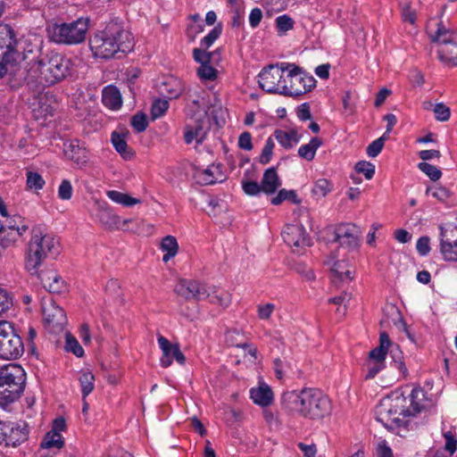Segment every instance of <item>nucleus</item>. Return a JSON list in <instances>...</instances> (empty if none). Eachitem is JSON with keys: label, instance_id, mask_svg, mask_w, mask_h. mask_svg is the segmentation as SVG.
<instances>
[{"label": "nucleus", "instance_id": "nucleus-45", "mask_svg": "<svg viewBox=\"0 0 457 457\" xmlns=\"http://www.w3.org/2000/svg\"><path fill=\"white\" fill-rule=\"evenodd\" d=\"M216 54L220 55L218 50L215 52H206L200 48H195L193 50V56L195 61L201 63V65L213 62Z\"/></svg>", "mask_w": 457, "mask_h": 457}, {"label": "nucleus", "instance_id": "nucleus-34", "mask_svg": "<svg viewBox=\"0 0 457 457\" xmlns=\"http://www.w3.org/2000/svg\"><path fill=\"white\" fill-rule=\"evenodd\" d=\"M384 312H385L386 317H387L388 319L390 318L392 320V322L395 325H397L399 323L403 327L407 337L411 341H414V338H413L412 335L410 333L408 327H407L406 323L404 322L399 309L395 305H394V304L386 305L384 310Z\"/></svg>", "mask_w": 457, "mask_h": 457}, {"label": "nucleus", "instance_id": "nucleus-61", "mask_svg": "<svg viewBox=\"0 0 457 457\" xmlns=\"http://www.w3.org/2000/svg\"><path fill=\"white\" fill-rule=\"evenodd\" d=\"M220 33L221 28L219 26L214 27L210 31V33L202 39V46H204L205 48L210 47L212 45V43L220 37Z\"/></svg>", "mask_w": 457, "mask_h": 457}, {"label": "nucleus", "instance_id": "nucleus-52", "mask_svg": "<svg viewBox=\"0 0 457 457\" xmlns=\"http://www.w3.org/2000/svg\"><path fill=\"white\" fill-rule=\"evenodd\" d=\"M386 139V134H384L382 137L370 143L366 149L367 154L373 158L378 156L384 147Z\"/></svg>", "mask_w": 457, "mask_h": 457}, {"label": "nucleus", "instance_id": "nucleus-5", "mask_svg": "<svg viewBox=\"0 0 457 457\" xmlns=\"http://www.w3.org/2000/svg\"><path fill=\"white\" fill-rule=\"evenodd\" d=\"M25 372L17 364H8L0 369V407L15 402L24 390Z\"/></svg>", "mask_w": 457, "mask_h": 457}, {"label": "nucleus", "instance_id": "nucleus-22", "mask_svg": "<svg viewBox=\"0 0 457 457\" xmlns=\"http://www.w3.org/2000/svg\"><path fill=\"white\" fill-rule=\"evenodd\" d=\"M63 153L69 160L72 161L79 167L85 166L88 161L87 149L79 145L78 140L65 143Z\"/></svg>", "mask_w": 457, "mask_h": 457}, {"label": "nucleus", "instance_id": "nucleus-49", "mask_svg": "<svg viewBox=\"0 0 457 457\" xmlns=\"http://www.w3.org/2000/svg\"><path fill=\"white\" fill-rule=\"evenodd\" d=\"M131 125L137 133L145 131L148 126L147 117L143 112H137L131 118Z\"/></svg>", "mask_w": 457, "mask_h": 457}, {"label": "nucleus", "instance_id": "nucleus-50", "mask_svg": "<svg viewBox=\"0 0 457 457\" xmlns=\"http://www.w3.org/2000/svg\"><path fill=\"white\" fill-rule=\"evenodd\" d=\"M365 366L368 371L364 378L369 380L374 378L385 368V363L368 360Z\"/></svg>", "mask_w": 457, "mask_h": 457}, {"label": "nucleus", "instance_id": "nucleus-33", "mask_svg": "<svg viewBox=\"0 0 457 457\" xmlns=\"http://www.w3.org/2000/svg\"><path fill=\"white\" fill-rule=\"evenodd\" d=\"M160 248L162 252H165L162 261L164 262H169L179 252V244L176 237L170 235L164 237L161 241Z\"/></svg>", "mask_w": 457, "mask_h": 457}, {"label": "nucleus", "instance_id": "nucleus-44", "mask_svg": "<svg viewBox=\"0 0 457 457\" xmlns=\"http://www.w3.org/2000/svg\"><path fill=\"white\" fill-rule=\"evenodd\" d=\"M390 354L393 358L395 367L400 370V372L405 377L408 373V370L403 361V352L400 350L398 345H391Z\"/></svg>", "mask_w": 457, "mask_h": 457}, {"label": "nucleus", "instance_id": "nucleus-46", "mask_svg": "<svg viewBox=\"0 0 457 457\" xmlns=\"http://www.w3.org/2000/svg\"><path fill=\"white\" fill-rule=\"evenodd\" d=\"M169 108V102L165 99H155L151 108V118L156 120L162 117Z\"/></svg>", "mask_w": 457, "mask_h": 457}, {"label": "nucleus", "instance_id": "nucleus-41", "mask_svg": "<svg viewBox=\"0 0 457 457\" xmlns=\"http://www.w3.org/2000/svg\"><path fill=\"white\" fill-rule=\"evenodd\" d=\"M26 186L28 189L38 191L42 189L46 184L45 179L42 176L36 171H27Z\"/></svg>", "mask_w": 457, "mask_h": 457}, {"label": "nucleus", "instance_id": "nucleus-51", "mask_svg": "<svg viewBox=\"0 0 457 457\" xmlns=\"http://www.w3.org/2000/svg\"><path fill=\"white\" fill-rule=\"evenodd\" d=\"M275 144L271 137H269L266 140V144L262 151V154L259 157V162L262 164H267L270 162L272 154H273V149H274Z\"/></svg>", "mask_w": 457, "mask_h": 457}, {"label": "nucleus", "instance_id": "nucleus-62", "mask_svg": "<svg viewBox=\"0 0 457 457\" xmlns=\"http://www.w3.org/2000/svg\"><path fill=\"white\" fill-rule=\"evenodd\" d=\"M0 61V78L4 77L7 72H12V70L14 67V63L16 61L15 55H11L10 58H3Z\"/></svg>", "mask_w": 457, "mask_h": 457}, {"label": "nucleus", "instance_id": "nucleus-16", "mask_svg": "<svg viewBox=\"0 0 457 457\" xmlns=\"http://www.w3.org/2000/svg\"><path fill=\"white\" fill-rule=\"evenodd\" d=\"M44 322L46 329L53 334L63 331L66 324V314L62 308L51 303L43 307Z\"/></svg>", "mask_w": 457, "mask_h": 457}, {"label": "nucleus", "instance_id": "nucleus-36", "mask_svg": "<svg viewBox=\"0 0 457 457\" xmlns=\"http://www.w3.org/2000/svg\"><path fill=\"white\" fill-rule=\"evenodd\" d=\"M106 195L112 201L124 206H132L141 203L140 199L116 190H109L106 192Z\"/></svg>", "mask_w": 457, "mask_h": 457}, {"label": "nucleus", "instance_id": "nucleus-18", "mask_svg": "<svg viewBox=\"0 0 457 457\" xmlns=\"http://www.w3.org/2000/svg\"><path fill=\"white\" fill-rule=\"evenodd\" d=\"M339 256L340 254L338 250L332 252L324 262V264L329 268L334 283L337 281L349 282L353 279L349 264L345 260H338Z\"/></svg>", "mask_w": 457, "mask_h": 457}, {"label": "nucleus", "instance_id": "nucleus-17", "mask_svg": "<svg viewBox=\"0 0 457 457\" xmlns=\"http://www.w3.org/2000/svg\"><path fill=\"white\" fill-rule=\"evenodd\" d=\"M37 275L44 288L51 294L61 295L68 291L66 281L54 269H46L38 270L37 273H31Z\"/></svg>", "mask_w": 457, "mask_h": 457}, {"label": "nucleus", "instance_id": "nucleus-25", "mask_svg": "<svg viewBox=\"0 0 457 457\" xmlns=\"http://www.w3.org/2000/svg\"><path fill=\"white\" fill-rule=\"evenodd\" d=\"M159 93L167 99L178 98L182 91L181 81L173 77H169L158 86Z\"/></svg>", "mask_w": 457, "mask_h": 457}, {"label": "nucleus", "instance_id": "nucleus-24", "mask_svg": "<svg viewBox=\"0 0 457 457\" xmlns=\"http://www.w3.org/2000/svg\"><path fill=\"white\" fill-rule=\"evenodd\" d=\"M440 252L443 254L445 260L456 262L457 261V242L452 238L447 231L440 227Z\"/></svg>", "mask_w": 457, "mask_h": 457}, {"label": "nucleus", "instance_id": "nucleus-8", "mask_svg": "<svg viewBox=\"0 0 457 457\" xmlns=\"http://www.w3.org/2000/svg\"><path fill=\"white\" fill-rule=\"evenodd\" d=\"M304 420L319 421L330 416L333 404L330 398L319 389L307 388Z\"/></svg>", "mask_w": 457, "mask_h": 457}, {"label": "nucleus", "instance_id": "nucleus-28", "mask_svg": "<svg viewBox=\"0 0 457 457\" xmlns=\"http://www.w3.org/2000/svg\"><path fill=\"white\" fill-rule=\"evenodd\" d=\"M250 395L253 403L262 407L269 406L273 402V392L266 384H262L257 388H252Z\"/></svg>", "mask_w": 457, "mask_h": 457}, {"label": "nucleus", "instance_id": "nucleus-26", "mask_svg": "<svg viewBox=\"0 0 457 457\" xmlns=\"http://www.w3.org/2000/svg\"><path fill=\"white\" fill-rule=\"evenodd\" d=\"M261 185L262 192L266 195H272L281 186V181L276 167H270L264 171Z\"/></svg>", "mask_w": 457, "mask_h": 457}, {"label": "nucleus", "instance_id": "nucleus-29", "mask_svg": "<svg viewBox=\"0 0 457 457\" xmlns=\"http://www.w3.org/2000/svg\"><path fill=\"white\" fill-rule=\"evenodd\" d=\"M391 345L388 334L385 331L381 332L379 336V345L370 352L368 360L385 363V359Z\"/></svg>", "mask_w": 457, "mask_h": 457}, {"label": "nucleus", "instance_id": "nucleus-3", "mask_svg": "<svg viewBox=\"0 0 457 457\" xmlns=\"http://www.w3.org/2000/svg\"><path fill=\"white\" fill-rule=\"evenodd\" d=\"M70 67V59L60 53L49 52L34 61L28 72L40 84L54 85L69 74Z\"/></svg>", "mask_w": 457, "mask_h": 457}, {"label": "nucleus", "instance_id": "nucleus-4", "mask_svg": "<svg viewBox=\"0 0 457 457\" xmlns=\"http://www.w3.org/2000/svg\"><path fill=\"white\" fill-rule=\"evenodd\" d=\"M60 252L59 239L52 235H44L40 228L35 227L26 252L25 269L30 273H37L46 259L55 258Z\"/></svg>", "mask_w": 457, "mask_h": 457}, {"label": "nucleus", "instance_id": "nucleus-58", "mask_svg": "<svg viewBox=\"0 0 457 457\" xmlns=\"http://www.w3.org/2000/svg\"><path fill=\"white\" fill-rule=\"evenodd\" d=\"M66 350L73 353L78 357H81L84 354L83 348L79 345L77 339L70 334L66 337Z\"/></svg>", "mask_w": 457, "mask_h": 457}, {"label": "nucleus", "instance_id": "nucleus-63", "mask_svg": "<svg viewBox=\"0 0 457 457\" xmlns=\"http://www.w3.org/2000/svg\"><path fill=\"white\" fill-rule=\"evenodd\" d=\"M444 437L445 439V449L452 456L457 449V439L450 431L444 433Z\"/></svg>", "mask_w": 457, "mask_h": 457}, {"label": "nucleus", "instance_id": "nucleus-35", "mask_svg": "<svg viewBox=\"0 0 457 457\" xmlns=\"http://www.w3.org/2000/svg\"><path fill=\"white\" fill-rule=\"evenodd\" d=\"M322 145V139L315 137H312L306 145L300 146L298 154L306 161H312L315 157L317 149Z\"/></svg>", "mask_w": 457, "mask_h": 457}, {"label": "nucleus", "instance_id": "nucleus-31", "mask_svg": "<svg viewBox=\"0 0 457 457\" xmlns=\"http://www.w3.org/2000/svg\"><path fill=\"white\" fill-rule=\"evenodd\" d=\"M438 58L447 66H457V43L444 45L438 49Z\"/></svg>", "mask_w": 457, "mask_h": 457}, {"label": "nucleus", "instance_id": "nucleus-20", "mask_svg": "<svg viewBox=\"0 0 457 457\" xmlns=\"http://www.w3.org/2000/svg\"><path fill=\"white\" fill-rule=\"evenodd\" d=\"M16 34L13 29L8 24H0V57L10 58L11 55H17Z\"/></svg>", "mask_w": 457, "mask_h": 457}, {"label": "nucleus", "instance_id": "nucleus-19", "mask_svg": "<svg viewBox=\"0 0 457 457\" xmlns=\"http://www.w3.org/2000/svg\"><path fill=\"white\" fill-rule=\"evenodd\" d=\"M159 346L162 351V355L161 357V365L163 368H168L172 363V359L174 358L179 364H184L186 361V357L183 353L179 349V345L178 344L172 345L170 342L164 337L160 336L158 337Z\"/></svg>", "mask_w": 457, "mask_h": 457}, {"label": "nucleus", "instance_id": "nucleus-27", "mask_svg": "<svg viewBox=\"0 0 457 457\" xmlns=\"http://www.w3.org/2000/svg\"><path fill=\"white\" fill-rule=\"evenodd\" d=\"M428 33L431 42L437 44L439 47L453 43V36L455 35V31L445 27L442 21L436 23V30L435 32L428 31Z\"/></svg>", "mask_w": 457, "mask_h": 457}, {"label": "nucleus", "instance_id": "nucleus-6", "mask_svg": "<svg viewBox=\"0 0 457 457\" xmlns=\"http://www.w3.org/2000/svg\"><path fill=\"white\" fill-rule=\"evenodd\" d=\"M88 19L79 18L71 22L54 23L47 29L49 37L58 44L76 45L86 39Z\"/></svg>", "mask_w": 457, "mask_h": 457}, {"label": "nucleus", "instance_id": "nucleus-1", "mask_svg": "<svg viewBox=\"0 0 457 457\" xmlns=\"http://www.w3.org/2000/svg\"><path fill=\"white\" fill-rule=\"evenodd\" d=\"M425 392L421 388L412 389L410 399L403 394H392L383 398L376 407L377 420L385 428L393 430L405 425L403 418L415 415L425 407Z\"/></svg>", "mask_w": 457, "mask_h": 457}, {"label": "nucleus", "instance_id": "nucleus-60", "mask_svg": "<svg viewBox=\"0 0 457 457\" xmlns=\"http://www.w3.org/2000/svg\"><path fill=\"white\" fill-rule=\"evenodd\" d=\"M4 236L1 238L0 244L3 248H7L12 245L17 240V233L14 232L13 227H9V230H4Z\"/></svg>", "mask_w": 457, "mask_h": 457}, {"label": "nucleus", "instance_id": "nucleus-56", "mask_svg": "<svg viewBox=\"0 0 457 457\" xmlns=\"http://www.w3.org/2000/svg\"><path fill=\"white\" fill-rule=\"evenodd\" d=\"M432 191V195L441 202L446 201L451 196V192L445 187L436 186L428 187L426 194L428 195Z\"/></svg>", "mask_w": 457, "mask_h": 457}, {"label": "nucleus", "instance_id": "nucleus-40", "mask_svg": "<svg viewBox=\"0 0 457 457\" xmlns=\"http://www.w3.org/2000/svg\"><path fill=\"white\" fill-rule=\"evenodd\" d=\"M333 190V184L327 179H320L315 181L312 188V194L318 197H325Z\"/></svg>", "mask_w": 457, "mask_h": 457}, {"label": "nucleus", "instance_id": "nucleus-14", "mask_svg": "<svg viewBox=\"0 0 457 457\" xmlns=\"http://www.w3.org/2000/svg\"><path fill=\"white\" fill-rule=\"evenodd\" d=\"M281 235L284 242L298 254H302L303 250L311 245V238L303 225L288 224L285 226Z\"/></svg>", "mask_w": 457, "mask_h": 457}, {"label": "nucleus", "instance_id": "nucleus-37", "mask_svg": "<svg viewBox=\"0 0 457 457\" xmlns=\"http://www.w3.org/2000/svg\"><path fill=\"white\" fill-rule=\"evenodd\" d=\"M212 304H216L222 308H227L231 303V295L229 293L225 291H219L216 288H212V292L209 290V295L207 296Z\"/></svg>", "mask_w": 457, "mask_h": 457}, {"label": "nucleus", "instance_id": "nucleus-47", "mask_svg": "<svg viewBox=\"0 0 457 457\" xmlns=\"http://www.w3.org/2000/svg\"><path fill=\"white\" fill-rule=\"evenodd\" d=\"M418 168L423 173H425L432 181H437L442 177L441 170L437 167L430 163L425 162H420L418 164Z\"/></svg>", "mask_w": 457, "mask_h": 457}, {"label": "nucleus", "instance_id": "nucleus-42", "mask_svg": "<svg viewBox=\"0 0 457 457\" xmlns=\"http://www.w3.org/2000/svg\"><path fill=\"white\" fill-rule=\"evenodd\" d=\"M79 381L81 386L82 396L86 398L94 390L95 376L89 371L83 372L79 376Z\"/></svg>", "mask_w": 457, "mask_h": 457}, {"label": "nucleus", "instance_id": "nucleus-30", "mask_svg": "<svg viewBox=\"0 0 457 457\" xmlns=\"http://www.w3.org/2000/svg\"><path fill=\"white\" fill-rule=\"evenodd\" d=\"M102 101L106 107L112 110L120 109L122 104L120 93L114 86H108L104 88Z\"/></svg>", "mask_w": 457, "mask_h": 457}, {"label": "nucleus", "instance_id": "nucleus-11", "mask_svg": "<svg viewBox=\"0 0 457 457\" xmlns=\"http://www.w3.org/2000/svg\"><path fill=\"white\" fill-rule=\"evenodd\" d=\"M307 387L284 392L280 398L282 409L293 417L304 419Z\"/></svg>", "mask_w": 457, "mask_h": 457}, {"label": "nucleus", "instance_id": "nucleus-21", "mask_svg": "<svg viewBox=\"0 0 457 457\" xmlns=\"http://www.w3.org/2000/svg\"><path fill=\"white\" fill-rule=\"evenodd\" d=\"M96 216L104 229L116 230L120 228V217L113 213L106 203H97Z\"/></svg>", "mask_w": 457, "mask_h": 457}, {"label": "nucleus", "instance_id": "nucleus-7", "mask_svg": "<svg viewBox=\"0 0 457 457\" xmlns=\"http://www.w3.org/2000/svg\"><path fill=\"white\" fill-rule=\"evenodd\" d=\"M283 69H287V80L284 79L281 95L295 97L310 92L316 87L314 77L305 74L295 63H284Z\"/></svg>", "mask_w": 457, "mask_h": 457}, {"label": "nucleus", "instance_id": "nucleus-53", "mask_svg": "<svg viewBox=\"0 0 457 457\" xmlns=\"http://www.w3.org/2000/svg\"><path fill=\"white\" fill-rule=\"evenodd\" d=\"M276 27L279 32H287L294 28L295 21L287 14L278 16L276 21Z\"/></svg>", "mask_w": 457, "mask_h": 457}, {"label": "nucleus", "instance_id": "nucleus-32", "mask_svg": "<svg viewBox=\"0 0 457 457\" xmlns=\"http://www.w3.org/2000/svg\"><path fill=\"white\" fill-rule=\"evenodd\" d=\"M112 143L123 159L131 160L135 156V152L128 145L124 137L116 131L112 133Z\"/></svg>", "mask_w": 457, "mask_h": 457}, {"label": "nucleus", "instance_id": "nucleus-10", "mask_svg": "<svg viewBox=\"0 0 457 457\" xmlns=\"http://www.w3.org/2000/svg\"><path fill=\"white\" fill-rule=\"evenodd\" d=\"M284 63L270 64L262 70L258 82L262 90L269 94L281 95L285 79L284 72L287 71V69H283Z\"/></svg>", "mask_w": 457, "mask_h": 457}, {"label": "nucleus", "instance_id": "nucleus-23", "mask_svg": "<svg viewBox=\"0 0 457 457\" xmlns=\"http://www.w3.org/2000/svg\"><path fill=\"white\" fill-rule=\"evenodd\" d=\"M197 182L203 185H212L224 180L220 164H212L204 170H197L195 173Z\"/></svg>", "mask_w": 457, "mask_h": 457}, {"label": "nucleus", "instance_id": "nucleus-38", "mask_svg": "<svg viewBox=\"0 0 457 457\" xmlns=\"http://www.w3.org/2000/svg\"><path fill=\"white\" fill-rule=\"evenodd\" d=\"M40 445L42 448L46 449L53 447L62 449L64 446V440L60 433L50 430L45 435Z\"/></svg>", "mask_w": 457, "mask_h": 457}, {"label": "nucleus", "instance_id": "nucleus-55", "mask_svg": "<svg viewBox=\"0 0 457 457\" xmlns=\"http://www.w3.org/2000/svg\"><path fill=\"white\" fill-rule=\"evenodd\" d=\"M355 170L363 173L367 179H371L375 174V166L365 161H360L355 164Z\"/></svg>", "mask_w": 457, "mask_h": 457}, {"label": "nucleus", "instance_id": "nucleus-54", "mask_svg": "<svg viewBox=\"0 0 457 457\" xmlns=\"http://www.w3.org/2000/svg\"><path fill=\"white\" fill-rule=\"evenodd\" d=\"M433 112L437 120L446 121L450 119L451 110L444 103L436 104L433 108Z\"/></svg>", "mask_w": 457, "mask_h": 457}, {"label": "nucleus", "instance_id": "nucleus-43", "mask_svg": "<svg viewBox=\"0 0 457 457\" xmlns=\"http://www.w3.org/2000/svg\"><path fill=\"white\" fill-rule=\"evenodd\" d=\"M208 118L204 116L202 119L195 120V124L194 126H191L195 132V136H196V144L200 145L204 140L208 132Z\"/></svg>", "mask_w": 457, "mask_h": 457}, {"label": "nucleus", "instance_id": "nucleus-64", "mask_svg": "<svg viewBox=\"0 0 457 457\" xmlns=\"http://www.w3.org/2000/svg\"><path fill=\"white\" fill-rule=\"evenodd\" d=\"M416 248L420 255H428L430 252V238L428 236L420 237L417 241Z\"/></svg>", "mask_w": 457, "mask_h": 457}, {"label": "nucleus", "instance_id": "nucleus-9", "mask_svg": "<svg viewBox=\"0 0 457 457\" xmlns=\"http://www.w3.org/2000/svg\"><path fill=\"white\" fill-rule=\"evenodd\" d=\"M24 352L21 337L10 322L0 321V359L15 360Z\"/></svg>", "mask_w": 457, "mask_h": 457}, {"label": "nucleus", "instance_id": "nucleus-13", "mask_svg": "<svg viewBox=\"0 0 457 457\" xmlns=\"http://www.w3.org/2000/svg\"><path fill=\"white\" fill-rule=\"evenodd\" d=\"M174 292L187 301L199 302L209 295L208 287L198 280L181 278L176 284Z\"/></svg>", "mask_w": 457, "mask_h": 457}, {"label": "nucleus", "instance_id": "nucleus-15", "mask_svg": "<svg viewBox=\"0 0 457 457\" xmlns=\"http://www.w3.org/2000/svg\"><path fill=\"white\" fill-rule=\"evenodd\" d=\"M360 230L357 226L351 223L339 224L334 230V242L349 252L358 248L360 242Z\"/></svg>", "mask_w": 457, "mask_h": 457}, {"label": "nucleus", "instance_id": "nucleus-59", "mask_svg": "<svg viewBox=\"0 0 457 457\" xmlns=\"http://www.w3.org/2000/svg\"><path fill=\"white\" fill-rule=\"evenodd\" d=\"M242 187L244 192L249 195H256L262 192L261 183L259 184L256 181L253 180L242 181Z\"/></svg>", "mask_w": 457, "mask_h": 457}, {"label": "nucleus", "instance_id": "nucleus-57", "mask_svg": "<svg viewBox=\"0 0 457 457\" xmlns=\"http://www.w3.org/2000/svg\"><path fill=\"white\" fill-rule=\"evenodd\" d=\"M72 186L70 180L63 179L58 188V196L60 199L67 201L72 196Z\"/></svg>", "mask_w": 457, "mask_h": 457}, {"label": "nucleus", "instance_id": "nucleus-12", "mask_svg": "<svg viewBox=\"0 0 457 457\" xmlns=\"http://www.w3.org/2000/svg\"><path fill=\"white\" fill-rule=\"evenodd\" d=\"M29 435V427L25 421L18 423L0 422V444L16 446L25 442Z\"/></svg>", "mask_w": 457, "mask_h": 457}, {"label": "nucleus", "instance_id": "nucleus-39", "mask_svg": "<svg viewBox=\"0 0 457 457\" xmlns=\"http://www.w3.org/2000/svg\"><path fill=\"white\" fill-rule=\"evenodd\" d=\"M285 200H288L295 204H299L301 200L298 198L295 190L280 189L278 195L271 198L270 203L273 205H279Z\"/></svg>", "mask_w": 457, "mask_h": 457}, {"label": "nucleus", "instance_id": "nucleus-2", "mask_svg": "<svg viewBox=\"0 0 457 457\" xmlns=\"http://www.w3.org/2000/svg\"><path fill=\"white\" fill-rule=\"evenodd\" d=\"M89 47L96 58L120 59L133 49L134 38L120 23L112 21L94 33L89 39Z\"/></svg>", "mask_w": 457, "mask_h": 457}, {"label": "nucleus", "instance_id": "nucleus-48", "mask_svg": "<svg viewBox=\"0 0 457 457\" xmlns=\"http://www.w3.org/2000/svg\"><path fill=\"white\" fill-rule=\"evenodd\" d=\"M197 75L204 80L212 81L217 78V70L214 69L210 63H205L197 69Z\"/></svg>", "mask_w": 457, "mask_h": 457}]
</instances>
